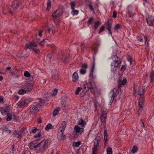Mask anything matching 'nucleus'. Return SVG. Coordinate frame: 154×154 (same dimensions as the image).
Segmentation results:
<instances>
[{"label": "nucleus", "mask_w": 154, "mask_h": 154, "mask_svg": "<svg viewBox=\"0 0 154 154\" xmlns=\"http://www.w3.org/2000/svg\"><path fill=\"white\" fill-rule=\"evenodd\" d=\"M82 69H86L88 68L87 64L86 63H83L82 64Z\"/></svg>", "instance_id": "3c124183"}, {"label": "nucleus", "mask_w": 154, "mask_h": 154, "mask_svg": "<svg viewBox=\"0 0 154 154\" xmlns=\"http://www.w3.org/2000/svg\"><path fill=\"white\" fill-rule=\"evenodd\" d=\"M24 75L26 77L29 78L30 77L31 75L28 71H26L24 72Z\"/></svg>", "instance_id": "37998d69"}, {"label": "nucleus", "mask_w": 154, "mask_h": 154, "mask_svg": "<svg viewBox=\"0 0 154 154\" xmlns=\"http://www.w3.org/2000/svg\"><path fill=\"white\" fill-rule=\"evenodd\" d=\"M29 103V101L27 99H25L23 101H19L17 103V106L21 108L26 106Z\"/></svg>", "instance_id": "20e7f679"}, {"label": "nucleus", "mask_w": 154, "mask_h": 154, "mask_svg": "<svg viewBox=\"0 0 154 154\" xmlns=\"http://www.w3.org/2000/svg\"><path fill=\"white\" fill-rule=\"evenodd\" d=\"M58 92V90L57 89H55L54 90L53 92L52 93V95L55 96Z\"/></svg>", "instance_id": "e2e57ef3"}, {"label": "nucleus", "mask_w": 154, "mask_h": 154, "mask_svg": "<svg viewBox=\"0 0 154 154\" xmlns=\"http://www.w3.org/2000/svg\"><path fill=\"white\" fill-rule=\"evenodd\" d=\"M154 78V71H152L150 75V82H152Z\"/></svg>", "instance_id": "c85d7f7f"}, {"label": "nucleus", "mask_w": 154, "mask_h": 154, "mask_svg": "<svg viewBox=\"0 0 154 154\" xmlns=\"http://www.w3.org/2000/svg\"><path fill=\"white\" fill-rule=\"evenodd\" d=\"M88 6L91 11H94V9L92 5V2L91 1H88Z\"/></svg>", "instance_id": "473e14b6"}, {"label": "nucleus", "mask_w": 154, "mask_h": 154, "mask_svg": "<svg viewBox=\"0 0 154 154\" xmlns=\"http://www.w3.org/2000/svg\"><path fill=\"white\" fill-rule=\"evenodd\" d=\"M39 147L41 146V147L39 149V150L41 151H44L45 149L48 146V145L45 144L44 143V141H42L39 143Z\"/></svg>", "instance_id": "6e6552de"}, {"label": "nucleus", "mask_w": 154, "mask_h": 154, "mask_svg": "<svg viewBox=\"0 0 154 154\" xmlns=\"http://www.w3.org/2000/svg\"><path fill=\"white\" fill-rule=\"evenodd\" d=\"M144 101L143 98H140V99L139 101V109L138 110V112H141L143 110L142 106L143 104Z\"/></svg>", "instance_id": "1a4fd4ad"}, {"label": "nucleus", "mask_w": 154, "mask_h": 154, "mask_svg": "<svg viewBox=\"0 0 154 154\" xmlns=\"http://www.w3.org/2000/svg\"><path fill=\"white\" fill-rule=\"evenodd\" d=\"M101 112L102 113L101 115H103V116H106V109L104 108H101Z\"/></svg>", "instance_id": "cd10ccee"}, {"label": "nucleus", "mask_w": 154, "mask_h": 154, "mask_svg": "<svg viewBox=\"0 0 154 154\" xmlns=\"http://www.w3.org/2000/svg\"><path fill=\"white\" fill-rule=\"evenodd\" d=\"M104 145L106 146V143L108 141V134L106 130H104Z\"/></svg>", "instance_id": "dca6fc26"}, {"label": "nucleus", "mask_w": 154, "mask_h": 154, "mask_svg": "<svg viewBox=\"0 0 154 154\" xmlns=\"http://www.w3.org/2000/svg\"><path fill=\"white\" fill-rule=\"evenodd\" d=\"M107 154H112V149L111 147H108L106 149Z\"/></svg>", "instance_id": "f704fd0d"}, {"label": "nucleus", "mask_w": 154, "mask_h": 154, "mask_svg": "<svg viewBox=\"0 0 154 154\" xmlns=\"http://www.w3.org/2000/svg\"><path fill=\"white\" fill-rule=\"evenodd\" d=\"M72 81L74 82H76L78 79V75L77 73L75 72L73 73L72 75Z\"/></svg>", "instance_id": "412c9836"}, {"label": "nucleus", "mask_w": 154, "mask_h": 154, "mask_svg": "<svg viewBox=\"0 0 154 154\" xmlns=\"http://www.w3.org/2000/svg\"><path fill=\"white\" fill-rule=\"evenodd\" d=\"M93 63L92 65L91 68L90 69V73L89 75L90 77H91L92 78H93V74L94 73V69L95 67V59L94 57H93Z\"/></svg>", "instance_id": "f8f14e48"}, {"label": "nucleus", "mask_w": 154, "mask_h": 154, "mask_svg": "<svg viewBox=\"0 0 154 154\" xmlns=\"http://www.w3.org/2000/svg\"><path fill=\"white\" fill-rule=\"evenodd\" d=\"M146 20L149 26H153V21L149 18H146Z\"/></svg>", "instance_id": "a878e982"}, {"label": "nucleus", "mask_w": 154, "mask_h": 154, "mask_svg": "<svg viewBox=\"0 0 154 154\" xmlns=\"http://www.w3.org/2000/svg\"><path fill=\"white\" fill-rule=\"evenodd\" d=\"M127 82V80L126 78L123 79L122 81L118 80V87L119 89H120L121 86L125 85Z\"/></svg>", "instance_id": "0eeeda50"}, {"label": "nucleus", "mask_w": 154, "mask_h": 154, "mask_svg": "<svg viewBox=\"0 0 154 154\" xmlns=\"http://www.w3.org/2000/svg\"><path fill=\"white\" fill-rule=\"evenodd\" d=\"M100 117V120L102 122H105V120L106 118V116L101 115Z\"/></svg>", "instance_id": "58836bf2"}, {"label": "nucleus", "mask_w": 154, "mask_h": 154, "mask_svg": "<svg viewBox=\"0 0 154 154\" xmlns=\"http://www.w3.org/2000/svg\"><path fill=\"white\" fill-rule=\"evenodd\" d=\"M101 24V22L100 21H97L94 22V28L95 29H96L98 26H99Z\"/></svg>", "instance_id": "5701e85b"}, {"label": "nucleus", "mask_w": 154, "mask_h": 154, "mask_svg": "<svg viewBox=\"0 0 154 154\" xmlns=\"http://www.w3.org/2000/svg\"><path fill=\"white\" fill-rule=\"evenodd\" d=\"M69 55L66 54H64L61 58L62 61L63 63H66L68 61Z\"/></svg>", "instance_id": "ddd939ff"}, {"label": "nucleus", "mask_w": 154, "mask_h": 154, "mask_svg": "<svg viewBox=\"0 0 154 154\" xmlns=\"http://www.w3.org/2000/svg\"><path fill=\"white\" fill-rule=\"evenodd\" d=\"M52 55L51 54H48L46 57V61L50 62L51 60Z\"/></svg>", "instance_id": "a19ab883"}, {"label": "nucleus", "mask_w": 154, "mask_h": 154, "mask_svg": "<svg viewBox=\"0 0 154 154\" xmlns=\"http://www.w3.org/2000/svg\"><path fill=\"white\" fill-rule=\"evenodd\" d=\"M60 108L59 107H57L53 111V115L54 117L55 116L58 114L59 111L60 110Z\"/></svg>", "instance_id": "393cba45"}, {"label": "nucleus", "mask_w": 154, "mask_h": 154, "mask_svg": "<svg viewBox=\"0 0 154 154\" xmlns=\"http://www.w3.org/2000/svg\"><path fill=\"white\" fill-rule=\"evenodd\" d=\"M54 80H57L58 79V75L57 74L54 75L52 77Z\"/></svg>", "instance_id": "bf43d9fd"}, {"label": "nucleus", "mask_w": 154, "mask_h": 154, "mask_svg": "<svg viewBox=\"0 0 154 154\" xmlns=\"http://www.w3.org/2000/svg\"><path fill=\"white\" fill-rule=\"evenodd\" d=\"M26 91L23 89H21L18 91V93L20 95H22L25 94Z\"/></svg>", "instance_id": "7c9ffc66"}, {"label": "nucleus", "mask_w": 154, "mask_h": 154, "mask_svg": "<svg viewBox=\"0 0 154 154\" xmlns=\"http://www.w3.org/2000/svg\"><path fill=\"white\" fill-rule=\"evenodd\" d=\"M127 60L128 61H129L130 63V65H131L132 63V59L131 57L128 56Z\"/></svg>", "instance_id": "13d9d810"}, {"label": "nucleus", "mask_w": 154, "mask_h": 154, "mask_svg": "<svg viewBox=\"0 0 154 154\" xmlns=\"http://www.w3.org/2000/svg\"><path fill=\"white\" fill-rule=\"evenodd\" d=\"M82 88L80 87H78L77 88L76 92H75V94L77 95L79 94V92L82 90Z\"/></svg>", "instance_id": "8fccbe9b"}, {"label": "nucleus", "mask_w": 154, "mask_h": 154, "mask_svg": "<svg viewBox=\"0 0 154 154\" xmlns=\"http://www.w3.org/2000/svg\"><path fill=\"white\" fill-rule=\"evenodd\" d=\"M128 16L129 17H131L134 16V14L132 11V8L131 7H128Z\"/></svg>", "instance_id": "aec40b11"}, {"label": "nucleus", "mask_w": 154, "mask_h": 154, "mask_svg": "<svg viewBox=\"0 0 154 154\" xmlns=\"http://www.w3.org/2000/svg\"><path fill=\"white\" fill-rule=\"evenodd\" d=\"M86 69H81L80 70V72L82 74H84L86 72Z\"/></svg>", "instance_id": "5fc2aeb1"}, {"label": "nucleus", "mask_w": 154, "mask_h": 154, "mask_svg": "<svg viewBox=\"0 0 154 154\" xmlns=\"http://www.w3.org/2000/svg\"><path fill=\"white\" fill-rule=\"evenodd\" d=\"M117 12L116 11H115L113 12L112 17L115 18L116 17Z\"/></svg>", "instance_id": "774afa93"}, {"label": "nucleus", "mask_w": 154, "mask_h": 154, "mask_svg": "<svg viewBox=\"0 0 154 154\" xmlns=\"http://www.w3.org/2000/svg\"><path fill=\"white\" fill-rule=\"evenodd\" d=\"M23 1V0H14L13 2L12 7L14 9H17Z\"/></svg>", "instance_id": "7ed1b4c3"}, {"label": "nucleus", "mask_w": 154, "mask_h": 154, "mask_svg": "<svg viewBox=\"0 0 154 154\" xmlns=\"http://www.w3.org/2000/svg\"><path fill=\"white\" fill-rule=\"evenodd\" d=\"M105 27L103 26H102L99 29V31L98 32L99 34H100L102 32H103L104 29Z\"/></svg>", "instance_id": "4d7b16f0"}, {"label": "nucleus", "mask_w": 154, "mask_h": 154, "mask_svg": "<svg viewBox=\"0 0 154 154\" xmlns=\"http://www.w3.org/2000/svg\"><path fill=\"white\" fill-rule=\"evenodd\" d=\"M0 111L2 114H4L6 112V109L5 108L2 107L0 108Z\"/></svg>", "instance_id": "49530a36"}, {"label": "nucleus", "mask_w": 154, "mask_h": 154, "mask_svg": "<svg viewBox=\"0 0 154 154\" xmlns=\"http://www.w3.org/2000/svg\"><path fill=\"white\" fill-rule=\"evenodd\" d=\"M144 88L143 87H140L139 88L138 91V94L139 95H142L144 94Z\"/></svg>", "instance_id": "a211bd4d"}, {"label": "nucleus", "mask_w": 154, "mask_h": 154, "mask_svg": "<svg viewBox=\"0 0 154 154\" xmlns=\"http://www.w3.org/2000/svg\"><path fill=\"white\" fill-rule=\"evenodd\" d=\"M53 127V126H52L51 124H49L46 125L45 129L46 131H48L50 129L52 128Z\"/></svg>", "instance_id": "c756f323"}, {"label": "nucleus", "mask_w": 154, "mask_h": 154, "mask_svg": "<svg viewBox=\"0 0 154 154\" xmlns=\"http://www.w3.org/2000/svg\"><path fill=\"white\" fill-rule=\"evenodd\" d=\"M32 47L31 43H30L29 44H26L25 47V49L26 50L28 49H30Z\"/></svg>", "instance_id": "09e8293b"}, {"label": "nucleus", "mask_w": 154, "mask_h": 154, "mask_svg": "<svg viewBox=\"0 0 154 154\" xmlns=\"http://www.w3.org/2000/svg\"><path fill=\"white\" fill-rule=\"evenodd\" d=\"M93 20L94 18L93 17H91L90 18L89 20L87 22L88 25H89L91 24L92 23Z\"/></svg>", "instance_id": "a18cd8bd"}, {"label": "nucleus", "mask_w": 154, "mask_h": 154, "mask_svg": "<svg viewBox=\"0 0 154 154\" xmlns=\"http://www.w3.org/2000/svg\"><path fill=\"white\" fill-rule=\"evenodd\" d=\"M42 136L41 133H38L37 134L35 135L34 136V138L36 139L38 138H41V137Z\"/></svg>", "instance_id": "864d4df0"}, {"label": "nucleus", "mask_w": 154, "mask_h": 154, "mask_svg": "<svg viewBox=\"0 0 154 154\" xmlns=\"http://www.w3.org/2000/svg\"><path fill=\"white\" fill-rule=\"evenodd\" d=\"M97 151V147L94 146L92 148V154H96Z\"/></svg>", "instance_id": "ea45409f"}, {"label": "nucleus", "mask_w": 154, "mask_h": 154, "mask_svg": "<svg viewBox=\"0 0 154 154\" xmlns=\"http://www.w3.org/2000/svg\"><path fill=\"white\" fill-rule=\"evenodd\" d=\"M121 61L120 60H114L111 64V66H113L114 68H118L120 67Z\"/></svg>", "instance_id": "423d86ee"}, {"label": "nucleus", "mask_w": 154, "mask_h": 154, "mask_svg": "<svg viewBox=\"0 0 154 154\" xmlns=\"http://www.w3.org/2000/svg\"><path fill=\"white\" fill-rule=\"evenodd\" d=\"M120 24H116V25L115 26L114 28V29L115 30H116L118 29H119L120 28Z\"/></svg>", "instance_id": "052dcab7"}, {"label": "nucleus", "mask_w": 154, "mask_h": 154, "mask_svg": "<svg viewBox=\"0 0 154 154\" xmlns=\"http://www.w3.org/2000/svg\"><path fill=\"white\" fill-rule=\"evenodd\" d=\"M51 0H48V2L47 3V10L49 11L51 8Z\"/></svg>", "instance_id": "72a5a7b5"}, {"label": "nucleus", "mask_w": 154, "mask_h": 154, "mask_svg": "<svg viewBox=\"0 0 154 154\" xmlns=\"http://www.w3.org/2000/svg\"><path fill=\"white\" fill-rule=\"evenodd\" d=\"M12 119V114L10 113H8L7 114V118L6 120L7 121H9L11 120Z\"/></svg>", "instance_id": "e433bc0d"}, {"label": "nucleus", "mask_w": 154, "mask_h": 154, "mask_svg": "<svg viewBox=\"0 0 154 154\" xmlns=\"http://www.w3.org/2000/svg\"><path fill=\"white\" fill-rule=\"evenodd\" d=\"M48 40V39H43V40L39 44V45L40 46H43L44 45V42H46Z\"/></svg>", "instance_id": "6e6d98bb"}, {"label": "nucleus", "mask_w": 154, "mask_h": 154, "mask_svg": "<svg viewBox=\"0 0 154 154\" xmlns=\"http://www.w3.org/2000/svg\"><path fill=\"white\" fill-rule=\"evenodd\" d=\"M83 90L84 92H86L88 90H89L86 83L84 84L83 85Z\"/></svg>", "instance_id": "2f4dec72"}, {"label": "nucleus", "mask_w": 154, "mask_h": 154, "mask_svg": "<svg viewBox=\"0 0 154 154\" xmlns=\"http://www.w3.org/2000/svg\"><path fill=\"white\" fill-rule=\"evenodd\" d=\"M4 131H5L7 132V133H10L11 132V131L9 129L6 127H3Z\"/></svg>", "instance_id": "de8ad7c7"}, {"label": "nucleus", "mask_w": 154, "mask_h": 154, "mask_svg": "<svg viewBox=\"0 0 154 154\" xmlns=\"http://www.w3.org/2000/svg\"><path fill=\"white\" fill-rule=\"evenodd\" d=\"M70 5L71 8L72 10H74L75 9V4L74 1H72L70 2Z\"/></svg>", "instance_id": "c9c22d12"}, {"label": "nucleus", "mask_w": 154, "mask_h": 154, "mask_svg": "<svg viewBox=\"0 0 154 154\" xmlns=\"http://www.w3.org/2000/svg\"><path fill=\"white\" fill-rule=\"evenodd\" d=\"M72 11L71 12V14L73 16L76 15L79 13V11H78L77 10H72Z\"/></svg>", "instance_id": "79ce46f5"}, {"label": "nucleus", "mask_w": 154, "mask_h": 154, "mask_svg": "<svg viewBox=\"0 0 154 154\" xmlns=\"http://www.w3.org/2000/svg\"><path fill=\"white\" fill-rule=\"evenodd\" d=\"M51 141L50 139H48L46 140L45 141H44V143L45 144L48 145V143Z\"/></svg>", "instance_id": "69168bd1"}, {"label": "nucleus", "mask_w": 154, "mask_h": 154, "mask_svg": "<svg viewBox=\"0 0 154 154\" xmlns=\"http://www.w3.org/2000/svg\"><path fill=\"white\" fill-rule=\"evenodd\" d=\"M138 150V149L137 147L136 146H133L131 152L133 153H134L137 151Z\"/></svg>", "instance_id": "bb28decb"}, {"label": "nucleus", "mask_w": 154, "mask_h": 154, "mask_svg": "<svg viewBox=\"0 0 154 154\" xmlns=\"http://www.w3.org/2000/svg\"><path fill=\"white\" fill-rule=\"evenodd\" d=\"M33 50L36 53L38 54L40 52V51L39 49H35V48H34L33 49Z\"/></svg>", "instance_id": "338daca9"}, {"label": "nucleus", "mask_w": 154, "mask_h": 154, "mask_svg": "<svg viewBox=\"0 0 154 154\" xmlns=\"http://www.w3.org/2000/svg\"><path fill=\"white\" fill-rule=\"evenodd\" d=\"M38 100H39L40 102L38 103V104H37L36 105L33 106V107L32 108V109L30 111L32 114H35L39 112V106H41L42 105V104L41 102H42V100L40 99H38Z\"/></svg>", "instance_id": "f257e3e1"}, {"label": "nucleus", "mask_w": 154, "mask_h": 154, "mask_svg": "<svg viewBox=\"0 0 154 154\" xmlns=\"http://www.w3.org/2000/svg\"><path fill=\"white\" fill-rule=\"evenodd\" d=\"M66 122L63 121L62 122L61 125L59 127V129L60 131V132L59 133V134L60 133V134L63 136V137L62 136L61 137V139H64L66 138L65 135H63V133L66 128Z\"/></svg>", "instance_id": "f03ea898"}, {"label": "nucleus", "mask_w": 154, "mask_h": 154, "mask_svg": "<svg viewBox=\"0 0 154 154\" xmlns=\"http://www.w3.org/2000/svg\"><path fill=\"white\" fill-rule=\"evenodd\" d=\"M26 88L28 89L27 90L28 92H30L32 90V88L33 87V85L31 83H28L26 84Z\"/></svg>", "instance_id": "6ab92c4d"}, {"label": "nucleus", "mask_w": 154, "mask_h": 154, "mask_svg": "<svg viewBox=\"0 0 154 154\" xmlns=\"http://www.w3.org/2000/svg\"><path fill=\"white\" fill-rule=\"evenodd\" d=\"M62 10L58 9L55 10L53 13L52 16L54 18H56L61 16L62 14Z\"/></svg>", "instance_id": "39448f33"}, {"label": "nucleus", "mask_w": 154, "mask_h": 154, "mask_svg": "<svg viewBox=\"0 0 154 154\" xmlns=\"http://www.w3.org/2000/svg\"><path fill=\"white\" fill-rule=\"evenodd\" d=\"M14 136L15 137L20 138H21L22 136L20 134V132H17L16 131H15L13 133Z\"/></svg>", "instance_id": "4be33fe9"}, {"label": "nucleus", "mask_w": 154, "mask_h": 154, "mask_svg": "<svg viewBox=\"0 0 154 154\" xmlns=\"http://www.w3.org/2000/svg\"><path fill=\"white\" fill-rule=\"evenodd\" d=\"M86 125V123L82 119H81L78 122V125H81V126L83 127L85 126Z\"/></svg>", "instance_id": "b1692460"}, {"label": "nucleus", "mask_w": 154, "mask_h": 154, "mask_svg": "<svg viewBox=\"0 0 154 154\" xmlns=\"http://www.w3.org/2000/svg\"><path fill=\"white\" fill-rule=\"evenodd\" d=\"M107 27H106V28L109 32V33L111 35L112 32L111 30V29L112 23L109 20H108L107 21Z\"/></svg>", "instance_id": "2eb2a0df"}, {"label": "nucleus", "mask_w": 154, "mask_h": 154, "mask_svg": "<svg viewBox=\"0 0 154 154\" xmlns=\"http://www.w3.org/2000/svg\"><path fill=\"white\" fill-rule=\"evenodd\" d=\"M81 144V142L78 141L76 142H73V144L75 145V146L76 147H78Z\"/></svg>", "instance_id": "603ef678"}, {"label": "nucleus", "mask_w": 154, "mask_h": 154, "mask_svg": "<svg viewBox=\"0 0 154 154\" xmlns=\"http://www.w3.org/2000/svg\"><path fill=\"white\" fill-rule=\"evenodd\" d=\"M31 46H33L35 47H36L38 46V45L36 44L35 42H31Z\"/></svg>", "instance_id": "0e129e2a"}, {"label": "nucleus", "mask_w": 154, "mask_h": 154, "mask_svg": "<svg viewBox=\"0 0 154 154\" xmlns=\"http://www.w3.org/2000/svg\"><path fill=\"white\" fill-rule=\"evenodd\" d=\"M87 85V86L89 90L90 89H91L92 88L93 89V87L92 86V85L91 82H89L88 83L86 82V83Z\"/></svg>", "instance_id": "4c0bfd02"}, {"label": "nucleus", "mask_w": 154, "mask_h": 154, "mask_svg": "<svg viewBox=\"0 0 154 154\" xmlns=\"http://www.w3.org/2000/svg\"><path fill=\"white\" fill-rule=\"evenodd\" d=\"M101 141V138L99 136H97L95 138V140L94 142V146L95 147H98L99 146V143Z\"/></svg>", "instance_id": "9d476101"}, {"label": "nucleus", "mask_w": 154, "mask_h": 154, "mask_svg": "<svg viewBox=\"0 0 154 154\" xmlns=\"http://www.w3.org/2000/svg\"><path fill=\"white\" fill-rule=\"evenodd\" d=\"M26 129V128H21V130L19 131L20 134L22 136V135H23L25 133V131Z\"/></svg>", "instance_id": "c03bdc74"}, {"label": "nucleus", "mask_w": 154, "mask_h": 154, "mask_svg": "<svg viewBox=\"0 0 154 154\" xmlns=\"http://www.w3.org/2000/svg\"><path fill=\"white\" fill-rule=\"evenodd\" d=\"M74 129L75 131L79 133H82L83 131V128H80L77 125L75 126L74 127Z\"/></svg>", "instance_id": "f3484780"}, {"label": "nucleus", "mask_w": 154, "mask_h": 154, "mask_svg": "<svg viewBox=\"0 0 154 154\" xmlns=\"http://www.w3.org/2000/svg\"><path fill=\"white\" fill-rule=\"evenodd\" d=\"M78 132H76L75 131L73 132L72 134L75 137H77L78 136V134H77Z\"/></svg>", "instance_id": "680f3d73"}, {"label": "nucleus", "mask_w": 154, "mask_h": 154, "mask_svg": "<svg viewBox=\"0 0 154 154\" xmlns=\"http://www.w3.org/2000/svg\"><path fill=\"white\" fill-rule=\"evenodd\" d=\"M39 143L37 144L35 143L32 142H30L29 146V147L30 149H32L33 148L36 149L39 147Z\"/></svg>", "instance_id": "9b49d317"}, {"label": "nucleus", "mask_w": 154, "mask_h": 154, "mask_svg": "<svg viewBox=\"0 0 154 154\" xmlns=\"http://www.w3.org/2000/svg\"><path fill=\"white\" fill-rule=\"evenodd\" d=\"M119 93L118 90H117L115 88L113 89L112 91H111L110 94H112L111 97H113V98L116 97L118 95Z\"/></svg>", "instance_id": "4468645a"}]
</instances>
